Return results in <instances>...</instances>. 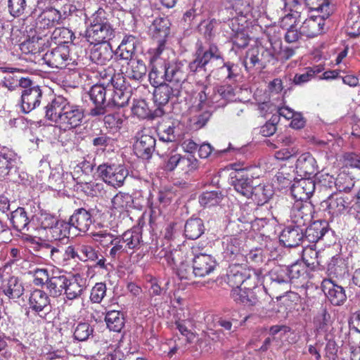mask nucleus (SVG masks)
Masks as SVG:
<instances>
[{"label": "nucleus", "instance_id": "4", "mask_svg": "<svg viewBox=\"0 0 360 360\" xmlns=\"http://www.w3.org/2000/svg\"><path fill=\"white\" fill-rule=\"evenodd\" d=\"M90 25L86 30V38L91 44L108 43L115 37V30L108 14L103 8L98 9L90 18Z\"/></svg>", "mask_w": 360, "mask_h": 360}, {"label": "nucleus", "instance_id": "8", "mask_svg": "<svg viewBox=\"0 0 360 360\" xmlns=\"http://www.w3.org/2000/svg\"><path fill=\"white\" fill-rule=\"evenodd\" d=\"M96 172L103 182L115 188L122 187L129 176L126 165L114 162H104L98 165Z\"/></svg>", "mask_w": 360, "mask_h": 360}, {"label": "nucleus", "instance_id": "22", "mask_svg": "<svg viewBox=\"0 0 360 360\" xmlns=\"http://www.w3.org/2000/svg\"><path fill=\"white\" fill-rule=\"evenodd\" d=\"M295 169L299 176L305 178L321 174L316 173L318 169L316 160L309 153H302L298 157L295 164Z\"/></svg>", "mask_w": 360, "mask_h": 360}, {"label": "nucleus", "instance_id": "39", "mask_svg": "<svg viewBox=\"0 0 360 360\" xmlns=\"http://www.w3.org/2000/svg\"><path fill=\"white\" fill-rule=\"evenodd\" d=\"M10 220L16 231L22 233L28 231L30 219L23 207H18L12 212Z\"/></svg>", "mask_w": 360, "mask_h": 360}, {"label": "nucleus", "instance_id": "56", "mask_svg": "<svg viewBox=\"0 0 360 360\" xmlns=\"http://www.w3.org/2000/svg\"><path fill=\"white\" fill-rule=\"evenodd\" d=\"M78 250L79 252L80 253V261L94 262L98 259V252L96 251L91 245L84 243H79L78 244Z\"/></svg>", "mask_w": 360, "mask_h": 360}, {"label": "nucleus", "instance_id": "11", "mask_svg": "<svg viewBox=\"0 0 360 360\" xmlns=\"http://www.w3.org/2000/svg\"><path fill=\"white\" fill-rule=\"evenodd\" d=\"M37 8L40 11V13L38 14L35 20V26L37 29H49L63 23L51 1L46 0H38L37 3Z\"/></svg>", "mask_w": 360, "mask_h": 360}, {"label": "nucleus", "instance_id": "32", "mask_svg": "<svg viewBox=\"0 0 360 360\" xmlns=\"http://www.w3.org/2000/svg\"><path fill=\"white\" fill-rule=\"evenodd\" d=\"M247 17H240L235 14L231 19L227 21V25L231 30V36L241 37L243 41L240 43L236 41V46L239 47H245L249 43V39L245 33V23L246 22Z\"/></svg>", "mask_w": 360, "mask_h": 360}, {"label": "nucleus", "instance_id": "42", "mask_svg": "<svg viewBox=\"0 0 360 360\" xmlns=\"http://www.w3.org/2000/svg\"><path fill=\"white\" fill-rule=\"evenodd\" d=\"M81 282H82V279L67 277V283L64 285V293L68 300H72L81 296L84 289Z\"/></svg>", "mask_w": 360, "mask_h": 360}, {"label": "nucleus", "instance_id": "13", "mask_svg": "<svg viewBox=\"0 0 360 360\" xmlns=\"http://www.w3.org/2000/svg\"><path fill=\"white\" fill-rule=\"evenodd\" d=\"M110 89H108L101 84L94 85L89 95L90 100L94 104V107L91 108L89 115L91 117H98L103 115L107 112V107H108V100Z\"/></svg>", "mask_w": 360, "mask_h": 360}, {"label": "nucleus", "instance_id": "44", "mask_svg": "<svg viewBox=\"0 0 360 360\" xmlns=\"http://www.w3.org/2000/svg\"><path fill=\"white\" fill-rule=\"evenodd\" d=\"M105 321L108 328L114 332H120L124 326V317L120 311H110L107 312Z\"/></svg>", "mask_w": 360, "mask_h": 360}, {"label": "nucleus", "instance_id": "1", "mask_svg": "<svg viewBox=\"0 0 360 360\" xmlns=\"http://www.w3.org/2000/svg\"><path fill=\"white\" fill-rule=\"evenodd\" d=\"M188 70L192 74L207 73L206 78L213 75L219 80H232L238 75V65L230 62L223 63L221 52L214 44H210L206 51H203L200 45L195 59L188 64Z\"/></svg>", "mask_w": 360, "mask_h": 360}, {"label": "nucleus", "instance_id": "18", "mask_svg": "<svg viewBox=\"0 0 360 360\" xmlns=\"http://www.w3.org/2000/svg\"><path fill=\"white\" fill-rule=\"evenodd\" d=\"M156 139L148 130L142 131L134 145L136 155L142 159L151 158L155 151Z\"/></svg>", "mask_w": 360, "mask_h": 360}, {"label": "nucleus", "instance_id": "46", "mask_svg": "<svg viewBox=\"0 0 360 360\" xmlns=\"http://www.w3.org/2000/svg\"><path fill=\"white\" fill-rule=\"evenodd\" d=\"M269 279L271 281L270 287L273 289L276 288L278 285H288L289 282L288 269L284 266L275 267L269 273Z\"/></svg>", "mask_w": 360, "mask_h": 360}, {"label": "nucleus", "instance_id": "41", "mask_svg": "<svg viewBox=\"0 0 360 360\" xmlns=\"http://www.w3.org/2000/svg\"><path fill=\"white\" fill-rule=\"evenodd\" d=\"M126 76L134 81H141L146 76L147 68L141 60L131 59L129 63Z\"/></svg>", "mask_w": 360, "mask_h": 360}, {"label": "nucleus", "instance_id": "47", "mask_svg": "<svg viewBox=\"0 0 360 360\" xmlns=\"http://www.w3.org/2000/svg\"><path fill=\"white\" fill-rule=\"evenodd\" d=\"M253 8V0H233L231 8H227L230 13L233 15V11L236 15L240 17H247L252 11Z\"/></svg>", "mask_w": 360, "mask_h": 360}, {"label": "nucleus", "instance_id": "57", "mask_svg": "<svg viewBox=\"0 0 360 360\" xmlns=\"http://www.w3.org/2000/svg\"><path fill=\"white\" fill-rule=\"evenodd\" d=\"M198 167V161L193 155H181L179 169L188 173L195 170Z\"/></svg>", "mask_w": 360, "mask_h": 360}, {"label": "nucleus", "instance_id": "7", "mask_svg": "<svg viewBox=\"0 0 360 360\" xmlns=\"http://www.w3.org/2000/svg\"><path fill=\"white\" fill-rule=\"evenodd\" d=\"M333 178L328 174H320L315 179L311 177H302L291 186V193L295 201L307 202L315 191L316 186H330Z\"/></svg>", "mask_w": 360, "mask_h": 360}, {"label": "nucleus", "instance_id": "16", "mask_svg": "<svg viewBox=\"0 0 360 360\" xmlns=\"http://www.w3.org/2000/svg\"><path fill=\"white\" fill-rule=\"evenodd\" d=\"M313 213L314 207L310 202L295 201L290 209V221L295 226H304L311 222Z\"/></svg>", "mask_w": 360, "mask_h": 360}, {"label": "nucleus", "instance_id": "20", "mask_svg": "<svg viewBox=\"0 0 360 360\" xmlns=\"http://www.w3.org/2000/svg\"><path fill=\"white\" fill-rule=\"evenodd\" d=\"M30 308L40 317L45 318L51 311L50 300L46 292L41 290H35L29 297Z\"/></svg>", "mask_w": 360, "mask_h": 360}, {"label": "nucleus", "instance_id": "63", "mask_svg": "<svg viewBox=\"0 0 360 360\" xmlns=\"http://www.w3.org/2000/svg\"><path fill=\"white\" fill-rule=\"evenodd\" d=\"M104 123L107 127L117 130L122 127L123 119L118 113L108 114L104 117Z\"/></svg>", "mask_w": 360, "mask_h": 360}, {"label": "nucleus", "instance_id": "3", "mask_svg": "<svg viewBox=\"0 0 360 360\" xmlns=\"http://www.w3.org/2000/svg\"><path fill=\"white\" fill-rule=\"evenodd\" d=\"M187 68L188 65L179 60L158 61L149 72V80L151 84L168 82L181 90L182 84L187 79Z\"/></svg>", "mask_w": 360, "mask_h": 360}, {"label": "nucleus", "instance_id": "23", "mask_svg": "<svg viewBox=\"0 0 360 360\" xmlns=\"http://www.w3.org/2000/svg\"><path fill=\"white\" fill-rule=\"evenodd\" d=\"M322 290L333 305L340 306L347 300L345 289L333 283L330 279H324L321 283Z\"/></svg>", "mask_w": 360, "mask_h": 360}, {"label": "nucleus", "instance_id": "35", "mask_svg": "<svg viewBox=\"0 0 360 360\" xmlns=\"http://www.w3.org/2000/svg\"><path fill=\"white\" fill-rule=\"evenodd\" d=\"M327 272L330 276L344 278L349 272L346 260L340 255L333 257L328 264Z\"/></svg>", "mask_w": 360, "mask_h": 360}, {"label": "nucleus", "instance_id": "36", "mask_svg": "<svg viewBox=\"0 0 360 360\" xmlns=\"http://www.w3.org/2000/svg\"><path fill=\"white\" fill-rule=\"evenodd\" d=\"M71 227L68 221L64 220L57 221V224L53 225L46 232L47 237L53 240L68 239L70 235Z\"/></svg>", "mask_w": 360, "mask_h": 360}, {"label": "nucleus", "instance_id": "24", "mask_svg": "<svg viewBox=\"0 0 360 360\" xmlns=\"http://www.w3.org/2000/svg\"><path fill=\"white\" fill-rule=\"evenodd\" d=\"M154 86V102L159 107L166 105L172 97H178L181 90L178 87L172 86L169 84L162 82L161 84H151Z\"/></svg>", "mask_w": 360, "mask_h": 360}, {"label": "nucleus", "instance_id": "26", "mask_svg": "<svg viewBox=\"0 0 360 360\" xmlns=\"http://www.w3.org/2000/svg\"><path fill=\"white\" fill-rule=\"evenodd\" d=\"M303 239L304 229L295 225L286 226L279 236L280 242L288 248L298 246Z\"/></svg>", "mask_w": 360, "mask_h": 360}, {"label": "nucleus", "instance_id": "55", "mask_svg": "<svg viewBox=\"0 0 360 360\" xmlns=\"http://www.w3.org/2000/svg\"><path fill=\"white\" fill-rule=\"evenodd\" d=\"M94 328L89 323L80 322L75 328L74 337L78 341H86L93 335Z\"/></svg>", "mask_w": 360, "mask_h": 360}, {"label": "nucleus", "instance_id": "49", "mask_svg": "<svg viewBox=\"0 0 360 360\" xmlns=\"http://www.w3.org/2000/svg\"><path fill=\"white\" fill-rule=\"evenodd\" d=\"M133 202L131 195L122 192H119L112 199V207L120 212L131 207Z\"/></svg>", "mask_w": 360, "mask_h": 360}, {"label": "nucleus", "instance_id": "2", "mask_svg": "<svg viewBox=\"0 0 360 360\" xmlns=\"http://www.w3.org/2000/svg\"><path fill=\"white\" fill-rule=\"evenodd\" d=\"M44 110V117L64 131L81 126L85 117L82 106L69 101L63 96H54L47 101Z\"/></svg>", "mask_w": 360, "mask_h": 360}, {"label": "nucleus", "instance_id": "17", "mask_svg": "<svg viewBox=\"0 0 360 360\" xmlns=\"http://www.w3.org/2000/svg\"><path fill=\"white\" fill-rule=\"evenodd\" d=\"M349 205V198L342 193H332L321 203V206L333 217L344 214Z\"/></svg>", "mask_w": 360, "mask_h": 360}, {"label": "nucleus", "instance_id": "33", "mask_svg": "<svg viewBox=\"0 0 360 360\" xmlns=\"http://www.w3.org/2000/svg\"><path fill=\"white\" fill-rule=\"evenodd\" d=\"M139 39L133 35H126L116 50L115 55L123 60H131L135 54Z\"/></svg>", "mask_w": 360, "mask_h": 360}, {"label": "nucleus", "instance_id": "43", "mask_svg": "<svg viewBox=\"0 0 360 360\" xmlns=\"http://www.w3.org/2000/svg\"><path fill=\"white\" fill-rule=\"evenodd\" d=\"M273 195V190L269 185L262 184L260 180L257 183L252 191V195L250 196L258 205H264L267 202Z\"/></svg>", "mask_w": 360, "mask_h": 360}, {"label": "nucleus", "instance_id": "48", "mask_svg": "<svg viewBox=\"0 0 360 360\" xmlns=\"http://www.w3.org/2000/svg\"><path fill=\"white\" fill-rule=\"evenodd\" d=\"M73 36L70 30L65 27H56L51 33L50 38L57 46H66V44L72 41Z\"/></svg>", "mask_w": 360, "mask_h": 360}, {"label": "nucleus", "instance_id": "28", "mask_svg": "<svg viewBox=\"0 0 360 360\" xmlns=\"http://www.w3.org/2000/svg\"><path fill=\"white\" fill-rule=\"evenodd\" d=\"M94 44L90 51V59L93 63L103 66L112 59L113 51L109 43Z\"/></svg>", "mask_w": 360, "mask_h": 360}, {"label": "nucleus", "instance_id": "62", "mask_svg": "<svg viewBox=\"0 0 360 360\" xmlns=\"http://www.w3.org/2000/svg\"><path fill=\"white\" fill-rule=\"evenodd\" d=\"M112 245L113 246L110 250L109 255L113 259L119 257L123 253L130 254L128 249L124 246V244L122 243V240H120V236H117L115 238Z\"/></svg>", "mask_w": 360, "mask_h": 360}, {"label": "nucleus", "instance_id": "64", "mask_svg": "<svg viewBox=\"0 0 360 360\" xmlns=\"http://www.w3.org/2000/svg\"><path fill=\"white\" fill-rule=\"evenodd\" d=\"M110 82L112 89L130 90L127 86L125 77L122 72L114 73L111 77Z\"/></svg>", "mask_w": 360, "mask_h": 360}, {"label": "nucleus", "instance_id": "60", "mask_svg": "<svg viewBox=\"0 0 360 360\" xmlns=\"http://www.w3.org/2000/svg\"><path fill=\"white\" fill-rule=\"evenodd\" d=\"M106 294V285L103 283H97L92 288L90 300L94 303H100Z\"/></svg>", "mask_w": 360, "mask_h": 360}, {"label": "nucleus", "instance_id": "25", "mask_svg": "<svg viewBox=\"0 0 360 360\" xmlns=\"http://www.w3.org/2000/svg\"><path fill=\"white\" fill-rule=\"evenodd\" d=\"M325 15L311 16L301 25L302 35L308 38L315 37L324 32Z\"/></svg>", "mask_w": 360, "mask_h": 360}, {"label": "nucleus", "instance_id": "15", "mask_svg": "<svg viewBox=\"0 0 360 360\" xmlns=\"http://www.w3.org/2000/svg\"><path fill=\"white\" fill-rule=\"evenodd\" d=\"M44 63L51 68L62 69L71 63L68 46H57L48 50L42 56Z\"/></svg>", "mask_w": 360, "mask_h": 360}, {"label": "nucleus", "instance_id": "45", "mask_svg": "<svg viewBox=\"0 0 360 360\" xmlns=\"http://www.w3.org/2000/svg\"><path fill=\"white\" fill-rule=\"evenodd\" d=\"M65 283H67L66 276H52L46 284V287L50 295L56 297L60 296L64 291Z\"/></svg>", "mask_w": 360, "mask_h": 360}, {"label": "nucleus", "instance_id": "50", "mask_svg": "<svg viewBox=\"0 0 360 360\" xmlns=\"http://www.w3.org/2000/svg\"><path fill=\"white\" fill-rule=\"evenodd\" d=\"M314 245H309L304 248L302 251V259L305 264L314 269L320 265L321 262L319 259V252L314 248Z\"/></svg>", "mask_w": 360, "mask_h": 360}, {"label": "nucleus", "instance_id": "58", "mask_svg": "<svg viewBox=\"0 0 360 360\" xmlns=\"http://www.w3.org/2000/svg\"><path fill=\"white\" fill-rule=\"evenodd\" d=\"M59 219L53 214L47 212H41L37 217V221L40 227L46 232L55 224Z\"/></svg>", "mask_w": 360, "mask_h": 360}, {"label": "nucleus", "instance_id": "59", "mask_svg": "<svg viewBox=\"0 0 360 360\" xmlns=\"http://www.w3.org/2000/svg\"><path fill=\"white\" fill-rule=\"evenodd\" d=\"M131 112L134 115L141 119L147 118L150 115V110L147 103L143 100H139L134 103Z\"/></svg>", "mask_w": 360, "mask_h": 360}, {"label": "nucleus", "instance_id": "29", "mask_svg": "<svg viewBox=\"0 0 360 360\" xmlns=\"http://www.w3.org/2000/svg\"><path fill=\"white\" fill-rule=\"evenodd\" d=\"M296 22V16H294L293 14H288L281 20V27L286 30L285 39L289 43L295 42L301 36H303L301 32V26L298 30Z\"/></svg>", "mask_w": 360, "mask_h": 360}, {"label": "nucleus", "instance_id": "37", "mask_svg": "<svg viewBox=\"0 0 360 360\" xmlns=\"http://www.w3.org/2000/svg\"><path fill=\"white\" fill-rule=\"evenodd\" d=\"M205 231V226L200 218L188 219L184 226V233L187 238L195 240L200 237Z\"/></svg>", "mask_w": 360, "mask_h": 360}, {"label": "nucleus", "instance_id": "9", "mask_svg": "<svg viewBox=\"0 0 360 360\" xmlns=\"http://www.w3.org/2000/svg\"><path fill=\"white\" fill-rule=\"evenodd\" d=\"M259 271L246 269L239 264L230 265L226 274V283L234 290L242 288L255 281L259 280Z\"/></svg>", "mask_w": 360, "mask_h": 360}, {"label": "nucleus", "instance_id": "31", "mask_svg": "<svg viewBox=\"0 0 360 360\" xmlns=\"http://www.w3.org/2000/svg\"><path fill=\"white\" fill-rule=\"evenodd\" d=\"M1 289L9 300L14 301L19 299L25 291L22 282L15 276H11L8 280L4 281Z\"/></svg>", "mask_w": 360, "mask_h": 360}, {"label": "nucleus", "instance_id": "30", "mask_svg": "<svg viewBox=\"0 0 360 360\" xmlns=\"http://www.w3.org/2000/svg\"><path fill=\"white\" fill-rule=\"evenodd\" d=\"M243 241L234 236H226L221 240L222 255L226 260H232L240 253Z\"/></svg>", "mask_w": 360, "mask_h": 360}, {"label": "nucleus", "instance_id": "40", "mask_svg": "<svg viewBox=\"0 0 360 360\" xmlns=\"http://www.w3.org/2000/svg\"><path fill=\"white\" fill-rule=\"evenodd\" d=\"M170 22L167 18H158L154 20L150 30L154 39H166L169 34Z\"/></svg>", "mask_w": 360, "mask_h": 360}, {"label": "nucleus", "instance_id": "21", "mask_svg": "<svg viewBox=\"0 0 360 360\" xmlns=\"http://www.w3.org/2000/svg\"><path fill=\"white\" fill-rule=\"evenodd\" d=\"M93 212L94 210H87L83 207L76 209L68 221L71 229L87 231L93 223Z\"/></svg>", "mask_w": 360, "mask_h": 360}, {"label": "nucleus", "instance_id": "61", "mask_svg": "<svg viewBox=\"0 0 360 360\" xmlns=\"http://www.w3.org/2000/svg\"><path fill=\"white\" fill-rule=\"evenodd\" d=\"M94 240L103 247H108L112 245L117 236H115L107 231H98L93 234Z\"/></svg>", "mask_w": 360, "mask_h": 360}, {"label": "nucleus", "instance_id": "19", "mask_svg": "<svg viewBox=\"0 0 360 360\" xmlns=\"http://www.w3.org/2000/svg\"><path fill=\"white\" fill-rule=\"evenodd\" d=\"M217 266V261L211 255L200 253L193 259L194 277H205L210 274Z\"/></svg>", "mask_w": 360, "mask_h": 360}, {"label": "nucleus", "instance_id": "27", "mask_svg": "<svg viewBox=\"0 0 360 360\" xmlns=\"http://www.w3.org/2000/svg\"><path fill=\"white\" fill-rule=\"evenodd\" d=\"M120 236V240L124 244L126 248L130 252V255L139 250L143 245L142 239L141 229L139 226L124 231Z\"/></svg>", "mask_w": 360, "mask_h": 360}, {"label": "nucleus", "instance_id": "5", "mask_svg": "<svg viewBox=\"0 0 360 360\" xmlns=\"http://www.w3.org/2000/svg\"><path fill=\"white\" fill-rule=\"evenodd\" d=\"M18 159L17 154L6 147L0 146V179L26 184L28 175L18 171Z\"/></svg>", "mask_w": 360, "mask_h": 360}, {"label": "nucleus", "instance_id": "14", "mask_svg": "<svg viewBox=\"0 0 360 360\" xmlns=\"http://www.w3.org/2000/svg\"><path fill=\"white\" fill-rule=\"evenodd\" d=\"M274 58L271 49L263 46L249 49L243 61L246 70L256 67L258 69L264 68Z\"/></svg>", "mask_w": 360, "mask_h": 360}, {"label": "nucleus", "instance_id": "54", "mask_svg": "<svg viewBox=\"0 0 360 360\" xmlns=\"http://www.w3.org/2000/svg\"><path fill=\"white\" fill-rule=\"evenodd\" d=\"M7 8L8 13L13 18L23 15L27 8L26 0H8Z\"/></svg>", "mask_w": 360, "mask_h": 360}, {"label": "nucleus", "instance_id": "12", "mask_svg": "<svg viewBox=\"0 0 360 360\" xmlns=\"http://www.w3.org/2000/svg\"><path fill=\"white\" fill-rule=\"evenodd\" d=\"M232 185L237 193L241 195L250 198L252 191L257 181L258 177H254L248 169H243L231 173Z\"/></svg>", "mask_w": 360, "mask_h": 360}, {"label": "nucleus", "instance_id": "53", "mask_svg": "<svg viewBox=\"0 0 360 360\" xmlns=\"http://www.w3.org/2000/svg\"><path fill=\"white\" fill-rule=\"evenodd\" d=\"M222 199L221 192L218 191L204 192L199 198V202L204 207H212L218 205Z\"/></svg>", "mask_w": 360, "mask_h": 360}, {"label": "nucleus", "instance_id": "38", "mask_svg": "<svg viewBox=\"0 0 360 360\" xmlns=\"http://www.w3.org/2000/svg\"><path fill=\"white\" fill-rule=\"evenodd\" d=\"M131 95V90L111 89L108 100V107L123 108L126 106Z\"/></svg>", "mask_w": 360, "mask_h": 360}, {"label": "nucleus", "instance_id": "10", "mask_svg": "<svg viewBox=\"0 0 360 360\" xmlns=\"http://www.w3.org/2000/svg\"><path fill=\"white\" fill-rule=\"evenodd\" d=\"M259 281H253L242 288H235L231 290V296L233 300L246 307H258L261 306L260 295L262 290L257 287Z\"/></svg>", "mask_w": 360, "mask_h": 360}, {"label": "nucleus", "instance_id": "6", "mask_svg": "<svg viewBox=\"0 0 360 360\" xmlns=\"http://www.w3.org/2000/svg\"><path fill=\"white\" fill-rule=\"evenodd\" d=\"M22 88L20 108L24 113H29L38 108L44 101V89L27 77L16 79Z\"/></svg>", "mask_w": 360, "mask_h": 360}, {"label": "nucleus", "instance_id": "52", "mask_svg": "<svg viewBox=\"0 0 360 360\" xmlns=\"http://www.w3.org/2000/svg\"><path fill=\"white\" fill-rule=\"evenodd\" d=\"M51 3L55 8L62 22L76 9L75 6L68 0H55Z\"/></svg>", "mask_w": 360, "mask_h": 360}, {"label": "nucleus", "instance_id": "34", "mask_svg": "<svg viewBox=\"0 0 360 360\" xmlns=\"http://www.w3.org/2000/svg\"><path fill=\"white\" fill-rule=\"evenodd\" d=\"M328 231V224L325 221H316L311 224L306 229L304 233L309 243H316L321 239Z\"/></svg>", "mask_w": 360, "mask_h": 360}, {"label": "nucleus", "instance_id": "51", "mask_svg": "<svg viewBox=\"0 0 360 360\" xmlns=\"http://www.w3.org/2000/svg\"><path fill=\"white\" fill-rule=\"evenodd\" d=\"M158 40V46L150 50V62L152 67L155 66L158 61L169 60L167 58V51L165 50V39H156Z\"/></svg>", "mask_w": 360, "mask_h": 360}]
</instances>
